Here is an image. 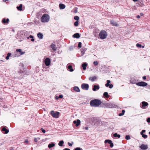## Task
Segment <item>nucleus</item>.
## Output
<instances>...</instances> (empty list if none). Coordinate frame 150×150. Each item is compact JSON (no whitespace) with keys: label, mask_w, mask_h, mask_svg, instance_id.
Segmentation results:
<instances>
[{"label":"nucleus","mask_w":150,"mask_h":150,"mask_svg":"<svg viewBox=\"0 0 150 150\" xmlns=\"http://www.w3.org/2000/svg\"><path fill=\"white\" fill-rule=\"evenodd\" d=\"M20 65L22 67H23L24 65L23 64L20 63Z\"/></svg>","instance_id":"nucleus-59"},{"label":"nucleus","mask_w":150,"mask_h":150,"mask_svg":"<svg viewBox=\"0 0 150 150\" xmlns=\"http://www.w3.org/2000/svg\"><path fill=\"white\" fill-rule=\"evenodd\" d=\"M136 46L137 47L139 48H141L142 47V45L139 44V43H137L136 44Z\"/></svg>","instance_id":"nucleus-42"},{"label":"nucleus","mask_w":150,"mask_h":150,"mask_svg":"<svg viewBox=\"0 0 150 150\" xmlns=\"http://www.w3.org/2000/svg\"><path fill=\"white\" fill-rule=\"evenodd\" d=\"M107 33L105 30H101L99 34V36L101 39H104L106 38L107 36Z\"/></svg>","instance_id":"nucleus-2"},{"label":"nucleus","mask_w":150,"mask_h":150,"mask_svg":"<svg viewBox=\"0 0 150 150\" xmlns=\"http://www.w3.org/2000/svg\"><path fill=\"white\" fill-rule=\"evenodd\" d=\"M81 87L83 89L86 90H88L89 88V85L86 83H83L82 84Z\"/></svg>","instance_id":"nucleus-5"},{"label":"nucleus","mask_w":150,"mask_h":150,"mask_svg":"<svg viewBox=\"0 0 150 150\" xmlns=\"http://www.w3.org/2000/svg\"><path fill=\"white\" fill-rule=\"evenodd\" d=\"M110 81L109 80L107 81V83L105 84V86L106 87H109L110 88H111L113 87V85L112 84H110Z\"/></svg>","instance_id":"nucleus-8"},{"label":"nucleus","mask_w":150,"mask_h":150,"mask_svg":"<svg viewBox=\"0 0 150 150\" xmlns=\"http://www.w3.org/2000/svg\"><path fill=\"white\" fill-rule=\"evenodd\" d=\"M125 139L127 140H129V139H130V136L129 135H126L125 136Z\"/></svg>","instance_id":"nucleus-40"},{"label":"nucleus","mask_w":150,"mask_h":150,"mask_svg":"<svg viewBox=\"0 0 150 150\" xmlns=\"http://www.w3.org/2000/svg\"><path fill=\"white\" fill-rule=\"evenodd\" d=\"M64 143V141L63 140L60 141L58 145L60 146H62L63 145Z\"/></svg>","instance_id":"nucleus-31"},{"label":"nucleus","mask_w":150,"mask_h":150,"mask_svg":"<svg viewBox=\"0 0 150 150\" xmlns=\"http://www.w3.org/2000/svg\"><path fill=\"white\" fill-rule=\"evenodd\" d=\"M16 51L20 52L21 55H22L25 53V52H22V50L21 49H17Z\"/></svg>","instance_id":"nucleus-28"},{"label":"nucleus","mask_w":150,"mask_h":150,"mask_svg":"<svg viewBox=\"0 0 150 150\" xmlns=\"http://www.w3.org/2000/svg\"><path fill=\"white\" fill-rule=\"evenodd\" d=\"M125 112V110H122L121 113H120L119 114V116H121L123 115H124Z\"/></svg>","instance_id":"nucleus-38"},{"label":"nucleus","mask_w":150,"mask_h":150,"mask_svg":"<svg viewBox=\"0 0 150 150\" xmlns=\"http://www.w3.org/2000/svg\"><path fill=\"white\" fill-rule=\"evenodd\" d=\"M60 113L59 112H54L53 110H52L50 112V114L54 118H58L59 116Z\"/></svg>","instance_id":"nucleus-3"},{"label":"nucleus","mask_w":150,"mask_h":150,"mask_svg":"<svg viewBox=\"0 0 150 150\" xmlns=\"http://www.w3.org/2000/svg\"><path fill=\"white\" fill-rule=\"evenodd\" d=\"M42 15V12H39L37 13L36 16L37 18H38L41 17Z\"/></svg>","instance_id":"nucleus-19"},{"label":"nucleus","mask_w":150,"mask_h":150,"mask_svg":"<svg viewBox=\"0 0 150 150\" xmlns=\"http://www.w3.org/2000/svg\"><path fill=\"white\" fill-rule=\"evenodd\" d=\"M80 122H80V120H76H76L74 121L73 122V123L74 124H76L75 125L76 126L78 127L80 125Z\"/></svg>","instance_id":"nucleus-13"},{"label":"nucleus","mask_w":150,"mask_h":150,"mask_svg":"<svg viewBox=\"0 0 150 150\" xmlns=\"http://www.w3.org/2000/svg\"><path fill=\"white\" fill-rule=\"evenodd\" d=\"M54 146L55 144L53 143L50 144L48 145V147L49 148H51L53 147Z\"/></svg>","instance_id":"nucleus-30"},{"label":"nucleus","mask_w":150,"mask_h":150,"mask_svg":"<svg viewBox=\"0 0 150 150\" xmlns=\"http://www.w3.org/2000/svg\"><path fill=\"white\" fill-rule=\"evenodd\" d=\"M117 107L116 105L113 103H108L105 105V107L107 108H116Z\"/></svg>","instance_id":"nucleus-4"},{"label":"nucleus","mask_w":150,"mask_h":150,"mask_svg":"<svg viewBox=\"0 0 150 150\" xmlns=\"http://www.w3.org/2000/svg\"><path fill=\"white\" fill-rule=\"evenodd\" d=\"M31 40V41L33 42L34 41V39H33V38H32Z\"/></svg>","instance_id":"nucleus-62"},{"label":"nucleus","mask_w":150,"mask_h":150,"mask_svg":"<svg viewBox=\"0 0 150 150\" xmlns=\"http://www.w3.org/2000/svg\"><path fill=\"white\" fill-rule=\"evenodd\" d=\"M101 101L98 99H94L91 100L90 102V104L92 106L97 107L101 104Z\"/></svg>","instance_id":"nucleus-1"},{"label":"nucleus","mask_w":150,"mask_h":150,"mask_svg":"<svg viewBox=\"0 0 150 150\" xmlns=\"http://www.w3.org/2000/svg\"><path fill=\"white\" fill-rule=\"evenodd\" d=\"M11 55V54L10 53H8L7 56L6 57V59L7 60H8L9 59V57Z\"/></svg>","instance_id":"nucleus-34"},{"label":"nucleus","mask_w":150,"mask_h":150,"mask_svg":"<svg viewBox=\"0 0 150 150\" xmlns=\"http://www.w3.org/2000/svg\"><path fill=\"white\" fill-rule=\"evenodd\" d=\"M137 85L140 86H145L147 85V83L144 82L142 81L137 83Z\"/></svg>","instance_id":"nucleus-7"},{"label":"nucleus","mask_w":150,"mask_h":150,"mask_svg":"<svg viewBox=\"0 0 150 150\" xmlns=\"http://www.w3.org/2000/svg\"><path fill=\"white\" fill-rule=\"evenodd\" d=\"M42 131V132L43 133H45V129H43L42 128H41V129Z\"/></svg>","instance_id":"nucleus-50"},{"label":"nucleus","mask_w":150,"mask_h":150,"mask_svg":"<svg viewBox=\"0 0 150 150\" xmlns=\"http://www.w3.org/2000/svg\"><path fill=\"white\" fill-rule=\"evenodd\" d=\"M85 129H88V127H85Z\"/></svg>","instance_id":"nucleus-64"},{"label":"nucleus","mask_w":150,"mask_h":150,"mask_svg":"<svg viewBox=\"0 0 150 150\" xmlns=\"http://www.w3.org/2000/svg\"><path fill=\"white\" fill-rule=\"evenodd\" d=\"M147 122L148 123H150V118L148 117L147 118Z\"/></svg>","instance_id":"nucleus-48"},{"label":"nucleus","mask_w":150,"mask_h":150,"mask_svg":"<svg viewBox=\"0 0 150 150\" xmlns=\"http://www.w3.org/2000/svg\"><path fill=\"white\" fill-rule=\"evenodd\" d=\"M137 18H140V16L139 15H138L137 16Z\"/></svg>","instance_id":"nucleus-58"},{"label":"nucleus","mask_w":150,"mask_h":150,"mask_svg":"<svg viewBox=\"0 0 150 150\" xmlns=\"http://www.w3.org/2000/svg\"><path fill=\"white\" fill-rule=\"evenodd\" d=\"M113 136L115 137H117L118 138H120V134H118L117 133H115L114 134Z\"/></svg>","instance_id":"nucleus-32"},{"label":"nucleus","mask_w":150,"mask_h":150,"mask_svg":"<svg viewBox=\"0 0 150 150\" xmlns=\"http://www.w3.org/2000/svg\"><path fill=\"white\" fill-rule=\"evenodd\" d=\"M24 142L26 144H28V141L27 140H25Z\"/></svg>","instance_id":"nucleus-55"},{"label":"nucleus","mask_w":150,"mask_h":150,"mask_svg":"<svg viewBox=\"0 0 150 150\" xmlns=\"http://www.w3.org/2000/svg\"><path fill=\"white\" fill-rule=\"evenodd\" d=\"M34 141L35 142H37L38 141L37 139L36 138H34Z\"/></svg>","instance_id":"nucleus-51"},{"label":"nucleus","mask_w":150,"mask_h":150,"mask_svg":"<svg viewBox=\"0 0 150 150\" xmlns=\"http://www.w3.org/2000/svg\"><path fill=\"white\" fill-rule=\"evenodd\" d=\"M73 89L76 92H80V90L79 88L76 86H74L73 87Z\"/></svg>","instance_id":"nucleus-20"},{"label":"nucleus","mask_w":150,"mask_h":150,"mask_svg":"<svg viewBox=\"0 0 150 150\" xmlns=\"http://www.w3.org/2000/svg\"><path fill=\"white\" fill-rule=\"evenodd\" d=\"M68 69H69V71L71 72L73 71H74L72 69V66L71 65H69L67 67Z\"/></svg>","instance_id":"nucleus-26"},{"label":"nucleus","mask_w":150,"mask_h":150,"mask_svg":"<svg viewBox=\"0 0 150 150\" xmlns=\"http://www.w3.org/2000/svg\"><path fill=\"white\" fill-rule=\"evenodd\" d=\"M110 146L111 147H112L113 146V144L112 142H111L110 144Z\"/></svg>","instance_id":"nucleus-47"},{"label":"nucleus","mask_w":150,"mask_h":150,"mask_svg":"<svg viewBox=\"0 0 150 150\" xmlns=\"http://www.w3.org/2000/svg\"><path fill=\"white\" fill-rule=\"evenodd\" d=\"M74 19H79V17L77 16H74Z\"/></svg>","instance_id":"nucleus-53"},{"label":"nucleus","mask_w":150,"mask_h":150,"mask_svg":"<svg viewBox=\"0 0 150 150\" xmlns=\"http://www.w3.org/2000/svg\"><path fill=\"white\" fill-rule=\"evenodd\" d=\"M143 79L145 80L146 79V77L145 76H144L143 77Z\"/></svg>","instance_id":"nucleus-57"},{"label":"nucleus","mask_w":150,"mask_h":150,"mask_svg":"<svg viewBox=\"0 0 150 150\" xmlns=\"http://www.w3.org/2000/svg\"><path fill=\"white\" fill-rule=\"evenodd\" d=\"M1 130L2 132H5L4 133V134H7L9 132V130L6 129L5 127L2 128Z\"/></svg>","instance_id":"nucleus-15"},{"label":"nucleus","mask_w":150,"mask_h":150,"mask_svg":"<svg viewBox=\"0 0 150 150\" xmlns=\"http://www.w3.org/2000/svg\"><path fill=\"white\" fill-rule=\"evenodd\" d=\"M49 19H40L41 21L42 22L47 23L49 21Z\"/></svg>","instance_id":"nucleus-33"},{"label":"nucleus","mask_w":150,"mask_h":150,"mask_svg":"<svg viewBox=\"0 0 150 150\" xmlns=\"http://www.w3.org/2000/svg\"><path fill=\"white\" fill-rule=\"evenodd\" d=\"M77 9L78 8H75V9L74 10V13H76L77 12Z\"/></svg>","instance_id":"nucleus-46"},{"label":"nucleus","mask_w":150,"mask_h":150,"mask_svg":"<svg viewBox=\"0 0 150 150\" xmlns=\"http://www.w3.org/2000/svg\"><path fill=\"white\" fill-rule=\"evenodd\" d=\"M73 144V143H70L69 142H68V145H69V146H72Z\"/></svg>","instance_id":"nucleus-49"},{"label":"nucleus","mask_w":150,"mask_h":150,"mask_svg":"<svg viewBox=\"0 0 150 150\" xmlns=\"http://www.w3.org/2000/svg\"><path fill=\"white\" fill-rule=\"evenodd\" d=\"M142 103V105L141 106L140 105V106L141 108L143 109H145L146 108H147V107L148 105V103L145 101H143Z\"/></svg>","instance_id":"nucleus-6"},{"label":"nucleus","mask_w":150,"mask_h":150,"mask_svg":"<svg viewBox=\"0 0 150 150\" xmlns=\"http://www.w3.org/2000/svg\"><path fill=\"white\" fill-rule=\"evenodd\" d=\"M134 1V2H136V1H137L138 0H132Z\"/></svg>","instance_id":"nucleus-63"},{"label":"nucleus","mask_w":150,"mask_h":150,"mask_svg":"<svg viewBox=\"0 0 150 150\" xmlns=\"http://www.w3.org/2000/svg\"><path fill=\"white\" fill-rule=\"evenodd\" d=\"M59 7L60 9H63L65 8V5L63 4H59Z\"/></svg>","instance_id":"nucleus-17"},{"label":"nucleus","mask_w":150,"mask_h":150,"mask_svg":"<svg viewBox=\"0 0 150 150\" xmlns=\"http://www.w3.org/2000/svg\"><path fill=\"white\" fill-rule=\"evenodd\" d=\"M87 65V64L86 63H83L82 64V67L83 70H85L86 69Z\"/></svg>","instance_id":"nucleus-22"},{"label":"nucleus","mask_w":150,"mask_h":150,"mask_svg":"<svg viewBox=\"0 0 150 150\" xmlns=\"http://www.w3.org/2000/svg\"><path fill=\"white\" fill-rule=\"evenodd\" d=\"M76 20H77L76 21L74 22V25L75 26H77L79 24V21L78 20L79 19H76Z\"/></svg>","instance_id":"nucleus-35"},{"label":"nucleus","mask_w":150,"mask_h":150,"mask_svg":"<svg viewBox=\"0 0 150 150\" xmlns=\"http://www.w3.org/2000/svg\"><path fill=\"white\" fill-rule=\"evenodd\" d=\"M89 80L92 81H94L96 79V77L95 76L91 77L89 78Z\"/></svg>","instance_id":"nucleus-23"},{"label":"nucleus","mask_w":150,"mask_h":150,"mask_svg":"<svg viewBox=\"0 0 150 150\" xmlns=\"http://www.w3.org/2000/svg\"><path fill=\"white\" fill-rule=\"evenodd\" d=\"M93 64L95 66H96L98 64V62L97 61H94L93 62Z\"/></svg>","instance_id":"nucleus-41"},{"label":"nucleus","mask_w":150,"mask_h":150,"mask_svg":"<svg viewBox=\"0 0 150 150\" xmlns=\"http://www.w3.org/2000/svg\"><path fill=\"white\" fill-rule=\"evenodd\" d=\"M78 46L79 48H81V43L79 42L78 44Z\"/></svg>","instance_id":"nucleus-44"},{"label":"nucleus","mask_w":150,"mask_h":150,"mask_svg":"<svg viewBox=\"0 0 150 150\" xmlns=\"http://www.w3.org/2000/svg\"><path fill=\"white\" fill-rule=\"evenodd\" d=\"M50 59L49 58H47L45 60V63L47 66H49L50 63Z\"/></svg>","instance_id":"nucleus-9"},{"label":"nucleus","mask_w":150,"mask_h":150,"mask_svg":"<svg viewBox=\"0 0 150 150\" xmlns=\"http://www.w3.org/2000/svg\"><path fill=\"white\" fill-rule=\"evenodd\" d=\"M55 98L57 99H59V97L58 96H57L55 97Z\"/></svg>","instance_id":"nucleus-61"},{"label":"nucleus","mask_w":150,"mask_h":150,"mask_svg":"<svg viewBox=\"0 0 150 150\" xmlns=\"http://www.w3.org/2000/svg\"><path fill=\"white\" fill-rule=\"evenodd\" d=\"M64 150H70L68 148H65L64 149Z\"/></svg>","instance_id":"nucleus-60"},{"label":"nucleus","mask_w":150,"mask_h":150,"mask_svg":"<svg viewBox=\"0 0 150 150\" xmlns=\"http://www.w3.org/2000/svg\"><path fill=\"white\" fill-rule=\"evenodd\" d=\"M112 142L111 140L108 139V140H106L105 141V143H108V144H110L111 142Z\"/></svg>","instance_id":"nucleus-36"},{"label":"nucleus","mask_w":150,"mask_h":150,"mask_svg":"<svg viewBox=\"0 0 150 150\" xmlns=\"http://www.w3.org/2000/svg\"><path fill=\"white\" fill-rule=\"evenodd\" d=\"M99 88L100 86L99 85H94L93 86V88L92 90L94 91H96V90H99Z\"/></svg>","instance_id":"nucleus-11"},{"label":"nucleus","mask_w":150,"mask_h":150,"mask_svg":"<svg viewBox=\"0 0 150 150\" xmlns=\"http://www.w3.org/2000/svg\"><path fill=\"white\" fill-rule=\"evenodd\" d=\"M73 37L74 38H78L80 37V35L79 33H76L73 35Z\"/></svg>","instance_id":"nucleus-25"},{"label":"nucleus","mask_w":150,"mask_h":150,"mask_svg":"<svg viewBox=\"0 0 150 150\" xmlns=\"http://www.w3.org/2000/svg\"><path fill=\"white\" fill-rule=\"evenodd\" d=\"M87 50V49L85 47H83L81 50V54L83 55L85 53V51Z\"/></svg>","instance_id":"nucleus-16"},{"label":"nucleus","mask_w":150,"mask_h":150,"mask_svg":"<svg viewBox=\"0 0 150 150\" xmlns=\"http://www.w3.org/2000/svg\"><path fill=\"white\" fill-rule=\"evenodd\" d=\"M141 135H142V137L144 139H146L147 137V136L146 135L144 134H142Z\"/></svg>","instance_id":"nucleus-39"},{"label":"nucleus","mask_w":150,"mask_h":150,"mask_svg":"<svg viewBox=\"0 0 150 150\" xmlns=\"http://www.w3.org/2000/svg\"><path fill=\"white\" fill-rule=\"evenodd\" d=\"M140 148L143 150H146L147 149L148 146L144 144H142L141 146H140Z\"/></svg>","instance_id":"nucleus-12"},{"label":"nucleus","mask_w":150,"mask_h":150,"mask_svg":"<svg viewBox=\"0 0 150 150\" xmlns=\"http://www.w3.org/2000/svg\"><path fill=\"white\" fill-rule=\"evenodd\" d=\"M9 21V19H2V23L4 24H7Z\"/></svg>","instance_id":"nucleus-21"},{"label":"nucleus","mask_w":150,"mask_h":150,"mask_svg":"<svg viewBox=\"0 0 150 150\" xmlns=\"http://www.w3.org/2000/svg\"><path fill=\"white\" fill-rule=\"evenodd\" d=\"M63 97V96L62 95H59L58 96L59 98H62Z\"/></svg>","instance_id":"nucleus-52"},{"label":"nucleus","mask_w":150,"mask_h":150,"mask_svg":"<svg viewBox=\"0 0 150 150\" xmlns=\"http://www.w3.org/2000/svg\"><path fill=\"white\" fill-rule=\"evenodd\" d=\"M2 106L4 108H7V105H2Z\"/></svg>","instance_id":"nucleus-54"},{"label":"nucleus","mask_w":150,"mask_h":150,"mask_svg":"<svg viewBox=\"0 0 150 150\" xmlns=\"http://www.w3.org/2000/svg\"><path fill=\"white\" fill-rule=\"evenodd\" d=\"M74 150H83L80 147H77L75 148Z\"/></svg>","instance_id":"nucleus-43"},{"label":"nucleus","mask_w":150,"mask_h":150,"mask_svg":"<svg viewBox=\"0 0 150 150\" xmlns=\"http://www.w3.org/2000/svg\"><path fill=\"white\" fill-rule=\"evenodd\" d=\"M38 37L40 39H42L43 38V35L42 33H39L37 34Z\"/></svg>","instance_id":"nucleus-18"},{"label":"nucleus","mask_w":150,"mask_h":150,"mask_svg":"<svg viewBox=\"0 0 150 150\" xmlns=\"http://www.w3.org/2000/svg\"><path fill=\"white\" fill-rule=\"evenodd\" d=\"M103 95L106 98H109V96L107 92H105L103 93Z\"/></svg>","instance_id":"nucleus-27"},{"label":"nucleus","mask_w":150,"mask_h":150,"mask_svg":"<svg viewBox=\"0 0 150 150\" xmlns=\"http://www.w3.org/2000/svg\"><path fill=\"white\" fill-rule=\"evenodd\" d=\"M110 23L113 26H117L118 25V24L117 23L114 22L113 20L111 21Z\"/></svg>","instance_id":"nucleus-24"},{"label":"nucleus","mask_w":150,"mask_h":150,"mask_svg":"<svg viewBox=\"0 0 150 150\" xmlns=\"http://www.w3.org/2000/svg\"><path fill=\"white\" fill-rule=\"evenodd\" d=\"M146 132V130H143L141 132L140 134H144L143 133L145 132Z\"/></svg>","instance_id":"nucleus-45"},{"label":"nucleus","mask_w":150,"mask_h":150,"mask_svg":"<svg viewBox=\"0 0 150 150\" xmlns=\"http://www.w3.org/2000/svg\"><path fill=\"white\" fill-rule=\"evenodd\" d=\"M50 47L52 48V49L51 50V52H54L56 50V47L54 44L53 43L50 46Z\"/></svg>","instance_id":"nucleus-10"},{"label":"nucleus","mask_w":150,"mask_h":150,"mask_svg":"<svg viewBox=\"0 0 150 150\" xmlns=\"http://www.w3.org/2000/svg\"><path fill=\"white\" fill-rule=\"evenodd\" d=\"M22 4H20L19 6H17V8L18 10L20 11H21L22 10Z\"/></svg>","instance_id":"nucleus-29"},{"label":"nucleus","mask_w":150,"mask_h":150,"mask_svg":"<svg viewBox=\"0 0 150 150\" xmlns=\"http://www.w3.org/2000/svg\"><path fill=\"white\" fill-rule=\"evenodd\" d=\"M29 38H33V36L32 35H30L29 36Z\"/></svg>","instance_id":"nucleus-56"},{"label":"nucleus","mask_w":150,"mask_h":150,"mask_svg":"<svg viewBox=\"0 0 150 150\" xmlns=\"http://www.w3.org/2000/svg\"><path fill=\"white\" fill-rule=\"evenodd\" d=\"M112 142L111 140L108 139V140H106L105 141V143H108V144H110L111 142Z\"/></svg>","instance_id":"nucleus-37"},{"label":"nucleus","mask_w":150,"mask_h":150,"mask_svg":"<svg viewBox=\"0 0 150 150\" xmlns=\"http://www.w3.org/2000/svg\"><path fill=\"white\" fill-rule=\"evenodd\" d=\"M50 17L47 14L43 15L41 17V19H49Z\"/></svg>","instance_id":"nucleus-14"}]
</instances>
